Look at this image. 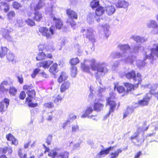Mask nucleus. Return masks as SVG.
I'll list each match as a JSON object with an SVG mask.
<instances>
[{
	"label": "nucleus",
	"mask_w": 158,
	"mask_h": 158,
	"mask_svg": "<svg viewBox=\"0 0 158 158\" xmlns=\"http://www.w3.org/2000/svg\"><path fill=\"white\" fill-rule=\"evenodd\" d=\"M90 65L91 69L94 71H96L95 73L96 78H98L102 74H105L108 71L107 69L102 64H96V62L94 59H92L90 60Z\"/></svg>",
	"instance_id": "nucleus-1"
},
{
	"label": "nucleus",
	"mask_w": 158,
	"mask_h": 158,
	"mask_svg": "<svg viewBox=\"0 0 158 158\" xmlns=\"http://www.w3.org/2000/svg\"><path fill=\"white\" fill-rule=\"evenodd\" d=\"M66 14L71 19H68L66 21L67 24H69L71 27H74L76 25V22L73 19H77L78 18L77 13L70 8H67L66 10Z\"/></svg>",
	"instance_id": "nucleus-2"
},
{
	"label": "nucleus",
	"mask_w": 158,
	"mask_h": 158,
	"mask_svg": "<svg viewBox=\"0 0 158 158\" xmlns=\"http://www.w3.org/2000/svg\"><path fill=\"white\" fill-rule=\"evenodd\" d=\"M38 31L43 36L46 37L47 38H51L54 32L52 26H51L49 29L46 27H40L38 29Z\"/></svg>",
	"instance_id": "nucleus-3"
},
{
	"label": "nucleus",
	"mask_w": 158,
	"mask_h": 158,
	"mask_svg": "<svg viewBox=\"0 0 158 158\" xmlns=\"http://www.w3.org/2000/svg\"><path fill=\"white\" fill-rule=\"evenodd\" d=\"M125 77L129 80L133 79L134 81H137L138 82L141 83L142 80L141 76L140 74L138 73L136 74L134 70H132L130 72H127L124 74Z\"/></svg>",
	"instance_id": "nucleus-4"
},
{
	"label": "nucleus",
	"mask_w": 158,
	"mask_h": 158,
	"mask_svg": "<svg viewBox=\"0 0 158 158\" xmlns=\"http://www.w3.org/2000/svg\"><path fill=\"white\" fill-rule=\"evenodd\" d=\"M141 83L138 82L136 84H133L129 82H124L123 84L126 88V94L127 95L130 92L135 90L138 88Z\"/></svg>",
	"instance_id": "nucleus-5"
},
{
	"label": "nucleus",
	"mask_w": 158,
	"mask_h": 158,
	"mask_svg": "<svg viewBox=\"0 0 158 158\" xmlns=\"http://www.w3.org/2000/svg\"><path fill=\"white\" fill-rule=\"evenodd\" d=\"M106 105L109 106L110 107L108 113L104 117L105 119L109 116L110 113L114 112L117 106V104L115 101L111 100L106 101Z\"/></svg>",
	"instance_id": "nucleus-6"
},
{
	"label": "nucleus",
	"mask_w": 158,
	"mask_h": 158,
	"mask_svg": "<svg viewBox=\"0 0 158 158\" xmlns=\"http://www.w3.org/2000/svg\"><path fill=\"white\" fill-rule=\"evenodd\" d=\"M52 18L54 22L55 27L56 29L63 30H65L66 29V28L64 26L63 23L60 18H57L54 16H52Z\"/></svg>",
	"instance_id": "nucleus-7"
},
{
	"label": "nucleus",
	"mask_w": 158,
	"mask_h": 158,
	"mask_svg": "<svg viewBox=\"0 0 158 158\" xmlns=\"http://www.w3.org/2000/svg\"><path fill=\"white\" fill-rule=\"evenodd\" d=\"M81 32L83 33L84 36L85 35L86 38L88 39L92 43L95 42V39L93 32L91 31L89 29L86 30L84 28L81 29Z\"/></svg>",
	"instance_id": "nucleus-8"
},
{
	"label": "nucleus",
	"mask_w": 158,
	"mask_h": 158,
	"mask_svg": "<svg viewBox=\"0 0 158 158\" xmlns=\"http://www.w3.org/2000/svg\"><path fill=\"white\" fill-rule=\"evenodd\" d=\"M151 98V96L148 93L142 99L139 100L137 103L140 106H143L148 105L149 101Z\"/></svg>",
	"instance_id": "nucleus-9"
},
{
	"label": "nucleus",
	"mask_w": 158,
	"mask_h": 158,
	"mask_svg": "<svg viewBox=\"0 0 158 158\" xmlns=\"http://www.w3.org/2000/svg\"><path fill=\"white\" fill-rule=\"evenodd\" d=\"M36 58L37 60H42L46 58L52 59L53 58V56L51 53H48L46 55L44 52H42L38 53Z\"/></svg>",
	"instance_id": "nucleus-10"
},
{
	"label": "nucleus",
	"mask_w": 158,
	"mask_h": 158,
	"mask_svg": "<svg viewBox=\"0 0 158 158\" xmlns=\"http://www.w3.org/2000/svg\"><path fill=\"white\" fill-rule=\"evenodd\" d=\"M39 50L42 51L45 50L46 52H52L55 50V48L52 46L46 44H40L38 46Z\"/></svg>",
	"instance_id": "nucleus-11"
},
{
	"label": "nucleus",
	"mask_w": 158,
	"mask_h": 158,
	"mask_svg": "<svg viewBox=\"0 0 158 158\" xmlns=\"http://www.w3.org/2000/svg\"><path fill=\"white\" fill-rule=\"evenodd\" d=\"M114 89H116L119 94H123L122 97L127 95L126 94V89L123 86L121 85H118V84L117 83L114 85Z\"/></svg>",
	"instance_id": "nucleus-12"
},
{
	"label": "nucleus",
	"mask_w": 158,
	"mask_h": 158,
	"mask_svg": "<svg viewBox=\"0 0 158 158\" xmlns=\"http://www.w3.org/2000/svg\"><path fill=\"white\" fill-rule=\"evenodd\" d=\"M9 99L5 98L3 101L0 102V112L2 113L5 111L9 105Z\"/></svg>",
	"instance_id": "nucleus-13"
},
{
	"label": "nucleus",
	"mask_w": 158,
	"mask_h": 158,
	"mask_svg": "<svg viewBox=\"0 0 158 158\" xmlns=\"http://www.w3.org/2000/svg\"><path fill=\"white\" fill-rule=\"evenodd\" d=\"M116 146H110L105 149L102 150L98 154L97 156L99 157L104 156L108 154Z\"/></svg>",
	"instance_id": "nucleus-14"
},
{
	"label": "nucleus",
	"mask_w": 158,
	"mask_h": 158,
	"mask_svg": "<svg viewBox=\"0 0 158 158\" xmlns=\"http://www.w3.org/2000/svg\"><path fill=\"white\" fill-rule=\"evenodd\" d=\"M53 62L52 60H45L39 62L37 65L39 67H43L45 69H48Z\"/></svg>",
	"instance_id": "nucleus-15"
},
{
	"label": "nucleus",
	"mask_w": 158,
	"mask_h": 158,
	"mask_svg": "<svg viewBox=\"0 0 158 158\" xmlns=\"http://www.w3.org/2000/svg\"><path fill=\"white\" fill-rule=\"evenodd\" d=\"M70 83L69 81H64L61 84L60 87V91L61 93L65 92L69 89L70 86Z\"/></svg>",
	"instance_id": "nucleus-16"
},
{
	"label": "nucleus",
	"mask_w": 158,
	"mask_h": 158,
	"mask_svg": "<svg viewBox=\"0 0 158 158\" xmlns=\"http://www.w3.org/2000/svg\"><path fill=\"white\" fill-rule=\"evenodd\" d=\"M10 84L7 81H3L0 85V91L3 93L7 92L8 90L7 87Z\"/></svg>",
	"instance_id": "nucleus-17"
},
{
	"label": "nucleus",
	"mask_w": 158,
	"mask_h": 158,
	"mask_svg": "<svg viewBox=\"0 0 158 158\" xmlns=\"http://www.w3.org/2000/svg\"><path fill=\"white\" fill-rule=\"evenodd\" d=\"M33 19L37 22H39L43 20V17L42 13L39 11H35L34 13Z\"/></svg>",
	"instance_id": "nucleus-18"
},
{
	"label": "nucleus",
	"mask_w": 158,
	"mask_h": 158,
	"mask_svg": "<svg viewBox=\"0 0 158 158\" xmlns=\"http://www.w3.org/2000/svg\"><path fill=\"white\" fill-rule=\"evenodd\" d=\"M93 110L91 107L89 106L87 107L85 110L84 114H82L81 116V117L82 118L88 117V118H91L93 117H95V116L93 115L89 116V115L92 113Z\"/></svg>",
	"instance_id": "nucleus-19"
},
{
	"label": "nucleus",
	"mask_w": 158,
	"mask_h": 158,
	"mask_svg": "<svg viewBox=\"0 0 158 158\" xmlns=\"http://www.w3.org/2000/svg\"><path fill=\"white\" fill-rule=\"evenodd\" d=\"M148 28H152L154 30L157 29V31H155V34H158V25L156 21L154 20H151L150 22L148 24Z\"/></svg>",
	"instance_id": "nucleus-20"
},
{
	"label": "nucleus",
	"mask_w": 158,
	"mask_h": 158,
	"mask_svg": "<svg viewBox=\"0 0 158 158\" xmlns=\"http://www.w3.org/2000/svg\"><path fill=\"white\" fill-rule=\"evenodd\" d=\"M27 93L28 97L26 98V101H28L29 102H31V98L35 97V96L36 92L35 90L32 89L30 90H28L27 91Z\"/></svg>",
	"instance_id": "nucleus-21"
},
{
	"label": "nucleus",
	"mask_w": 158,
	"mask_h": 158,
	"mask_svg": "<svg viewBox=\"0 0 158 158\" xmlns=\"http://www.w3.org/2000/svg\"><path fill=\"white\" fill-rule=\"evenodd\" d=\"M6 137L7 140L9 141H11V143L16 145L18 144V141L13 135L10 133H9L6 135Z\"/></svg>",
	"instance_id": "nucleus-22"
},
{
	"label": "nucleus",
	"mask_w": 158,
	"mask_h": 158,
	"mask_svg": "<svg viewBox=\"0 0 158 158\" xmlns=\"http://www.w3.org/2000/svg\"><path fill=\"white\" fill-rule=\"evenodd\" d=\"M105 12L104 7L101 6H99L96 9L95 14L96 16L100 17Z\"/></svg>",
	"instance_id": "nucleus-23"
},
{
	"label": "nucleus",
	"mask_w": 158,
	"mask_h": 158,
	"mask_svg": "<svg viewBox=\"0 0 158 158\" xmlns=\"http://www.w3.org/2000/svg\"><path fill=\"white\" fill-rule=\"evenodd\" d=\"M52 65L49 69V71L53 75L55 74L58 71V65L56 63L52 64Z\"/></svg>",
	"instance_id": "nucleus-24"
},
{
	"label": "nucleus",
	"mask_w": 158,
	"mask_h": 158,
	"mask_svg": "<svg viewBox=\"0 0 158 158\" xmlns=\"http://www.w3.org/2000/svg\"><path fill=\"white\" fill-rule=\"evenodd\" d=\"M6 57L7 59L9 62H11L13 64L15 63L16 57L11 52H9L7 54Z\"/></svg>",
	"instance_id": "nucleus-25"
},
{
	"label": "nucleus",
	"mask_w": 158,
	"mask_h": 158,
	"mask_svg": "<svg viewBox=\"0 0 158 158\" xmlns=\"http://www.w3.org/2000/svg\"><path fill=\"white\" fill-rule=\"evenodd\" d=\"M104 106V105L102 103L96 102L94 103V109L95 111H99L103 109Z\"/></svg>",
	"instance_id": "nucleus-26"
},
{
	"label": "nucleus",
	"mask_w": 158,
	"mask_h": 158,
	"mask_svg": "<svg viewBox=\"0 0 158 158\" xmlns=\"http://www.w3.org/2000/svg\"><path fill=\"white\" fill-rule=\"evenodd\" d=\"M127 3L123 0H119L116 3V6L118 8H126L127 6Z\"/></svg>",
	"instance_id": "nucleus-27"
},
{
	"label": "nucleus",
	"mask_w": 158,
	"mask_h": 158,
	"mask_svg": "<svg viewBox=\"0 0 158 158\" xmlns=\"http://www.w3.org/2000/svg\"><path fill=\"white\" fill-rule=\"evenodd\" d=\"M105 11L108 15H110L114 12L115 9L114 6H108L106 7Z\"/></svg>",
	"instance_id": "nucleus-28"
},
{
	"label": "nucleus",
	"mask_w": 158,
	"mask_h": 158,
	"mask_svg": "<svg viewBox=\"0 0 158 158\" xmlns=\"http://www.w3.org/2000/svg\"><path fill=\"white\" fill-rule=\"evenodd\" d=\"M122 151V150L120 148L118 149L116 151L114 152H112L110 154V158H117L120 153H121Z\"/></svg>",
	"instance_id": "nucleus-29"
},
{
	"label": "nucleus",
	"mask_w": 158,
	"mask_h": 158,
	"mask_svg": "<svg viewBox=\"0 0 158 158\" xmlns=\"http://www.w3.org/2000/svg\"><path fill=\"white\" fill-rule=\"evenodd\" d=\"M80 62V60L78 57L71 58L69 61V63L71 66H75Z\"/></svg>",
	"instance_id": "nucleus-30"
},
{
	"label": "nucleus",
	"mask_w": 158,
	"mask_h": 158,
	"mask_svg": "<svg viewBox=\"0 0 158 158\" xmlns=\"http://www.w3.org/2000/svg\"><path fill=\"white\" fill-rule=\"evenodd\" d=\"M155 45L156 48H151L150 51L152 55L158 57V44H154V46Z\"/></svg>",
	"instance_id": "nucleus-31"
},
{
	"label": "nucleus",
	"mask_w": 158,
	"mask_h": 158,
	"mask_svg": "<svg viewBox=\"0 0 158 158\" xmlns=\"http://www.w3.org/2000/svg\"><path fill=\"white\" fill-rule=\"evenodd\" d=\"M67 78V77L66 76V74L64 72H62L57 78L58 82L60 83H61L63 81H64Z\"/></svg>",
	"instance_id": "nucleus-32"
},
{
	"label": "nucleus",
	"mask_w": 158,
	"mask_h": 158,
	"mask_svg": "<svg viewBox=\"0 0 158 158\" xmlns=\"http://www.w3.org/2000/svg\"><path fill=\"white\" fill-rule=\"evenodd\" d=\"M99 1L93 0L90 3V6L93 9L97 8L99 6Z\"/></svg>",
	"instance_id": "nucleus-33"
},
{
	"label": "nucleus",
	"mask_w": 158,
	"mask_h": 158,
	"mask_svg": "<svg viewBox=\"0 0 158 158\" xmlns=\"http://www.w3.org/2000/svg\"><path fill=\"white\" fill-rule=\"evenodd\" d=\"M10 31L8 30H5L3 33V37L9 41H10L11 40V37L10 35Z\"/></svg>",
	"instance_id": "nucleus-34"
},
{
	"label": "nucleus",
	"mask_w": 158,
	"mask_h": 158,
	"mask_svg": "<svg viewBox=\"0 0 158 158\" xmlns=\"http://www.w3.org/2000/svg\"><path fill=\"white\" fill-rule=\"evenodd\" d=\"M77 73V67L75 66H71L70 68V74L73 77H74L76 76Z\"/></svg>",
	"instance_id": "nucleus-35"
},
{
	"label": "nucleus",
	"mask_w": 158,
	"mask_h": 158,
	"mask_svg": "<svg viewBox=\"0 0 158 158\" xmlns=\"http://www.w3.org/2000/svg\"><path fill=\"white\" fill-rule=\"evenodd\" d=\"M8 51V49L6 47H2L0 51V57L2 58L4 57Z\"/></svg>",
	"instance_id": "nucleus-36"
},
{
	"label": "nucleus",
	"mask_w": 158,
	"mask_h": 158,
	"mask_svg": "<svg viewBox=\"0 0 158 158\" xmlns=\"http://www.w3.org/2000/svg\"><path fill=\"white\" fill-rule=\"evenodd\" d=\"M81 66L84 71L87 73H90V68L89 66L86 65L83 63H81Z\"/></svg>",
	"instance_id": "nucleus-37"
},
{
	"label": "nucleus",
	"mask_w": 158,
	"mask_h": 158,
	"mask_svg": "<svg viewBox=\"0 0 158 158\" xmlns=\"http://www.w3.org/2000/svg\"><path fill=\"white\" fill-rule=\"evenodd\" d=\"M69 153L67 152H64L60 153L57 156V158H68Z\"/></svg>",
	"instance_id": "nucleus-38"
},
{
	"label": "nucleus",
	"mask_w": 158,
	"mask_h": 158,
	"mask_svg": "<svg viewBox=\"0 0 158 158\" xmlns=\"http://www.w3.org/2000/svg\"><path fill=\"white\" fill-rule=\"evenodd\" d=\"M63 98V97H62L60 95H58L53 100V102L57 105L59 102H60L62 100Z\"/></svg>",
	"instance_id": "nucleus-39"
},
{
	"label": "nucleus",
	"mask_w": 158,
	"mask_h": 158,
	"mask_svg": "<svg viewBox=\"0 0 158 158\" xmlns=\"http://www.w3.org/2000/svg\"><path fill=\"white\" fill-rule=\"evenodd\" d=\"M44 106L47 108H52L54 107V105L53 102H51L45 103L44 104Z\"/></svg>",
	"instance_id": "nucleus-40"
},
{
	"label": "nucleus",
	"mask_w": 158,
	"mask_h": 158,
	"mask_svg": "<svg viewBox=\"0 0 158 158\" xmlns=\"http://www.w3.org/2000/svg\"><path fill=\"white\" fill-rule=\"evenodd\" d=\"M116 94L113 92H111L109 94V96L106 99V100H111L115 99L116 97Z\"/></svg>",
	"instance_id": "nucleus-41"
},
{
	"label": "nucleus",
	"mask_w": 158,
	"mask_h": 158,
	"mask_svg": "<svg viewBox=\"0 0 158 158\" xmlns=\"http://www.w3.org/2000/svg\"><path fill=\"white\" fill-rule=\"evenodd\" d=\"M17 89L13 86H10V88L9 93L12 95H15L17 93Z\"/></svg>",
	"instance_id": "nucleus-42"
},
{
	"label": "nucleus",
	"mask_w": 158,
	"mask_h": 158,
	"mask_svg": "<svg viewBox=\"0 0 158 158\" xmlns=\"http://www.w3.org/2000/svg\"><path fill=\"white\" fill-rule=\"evenodd\" d=\"M34 87V86L32 84H30V85H23V90L25 91H28L30 90V89H32Z\"/></svg>",
	"instance_id": "nucleus-43"
},
{
	"label": "nucleus",
	"mask_w": 158,
	"mask_h": 158,
	"mask_svg": "<svg viewBox=\"0 0 158 158\" xmlns=\"http://www.w3.org/2000/svg\"><path fill=\"white\" fill-rule=\"evenodd\" d=\"M1 4L4 6V11L5 12H7L9 9V5L7 3L2 2H1Z\"/></svg>",
	"instance_id": "nucleus-44"
},
{
	"label": "nucleus",
	"mask_w": 158,
	"mask_h": 158,
	"mask_svg": "<svg viewBox=\"0 0 158 158\" xmlns=\"http://www.w3.org/2000/svg\"><path fill=\"white\" fill-rule=\"evenodd\" d=\"M40 69L39 68H36L35 69L33 73L31 75V76L32 78H34L37 74L40 71Z\"/></svg>",
	"instance_id": "nucleus-45"
},
{
	"label": "nucleus",
	"mask_w": 158,
	"mask_h": 158,
	"mask_svg": "<svg viewBox=\"0 0 158 158\" xmlns=\"http://www.w3.org/2000/svg\"><path fill=\"white\" fill-rule=\"evenodd\" d=\"M57 152L53 150H52L51 152H50L48 154L49 156L51 157L52 158H55L57 156Z\"/></svg>",
	"instance_id": "nucleus-46"
},
{
	"label": "nucleus",
	"mask_w": 158,
	"mask_h": 158,
	"mask_svg": "<svg viewBox=\"0 0 158 158\" xmlns=\"http://www.w3.org/2000/svg\"><path fill=\"white\" fill-rule=\"evenodd\" d=\"M26 22L27 24L30 26H33L35 25V23L34 21L31 19H28L26 20Z\"/></svg>",
	"instance_id": "nucleus-47"
},
{
	"label": "nucleus",
	"mask_w": 158,
	"mask_h": 158,
	"mask_svg": "<svg viewBox=\"0 0 158 158\" xmlns=\"http://www.w3.org/2000/svg\"><path fill=\"white\" fill-rule=\"evenodd\" d=\"M52 138V135H49L47 137L46 139V143L48 145H49L51 144Z\"/></svg>",
	"instance_id": "nucleus-48"
},
{
	"label": "nucleus",
	"mask_w": 158,
	"mask_h": 158,
	"mask_svg": "<svg viewBox=\"0 0 158 158\" xmlns=\"http://www.w3.org/2000/svg\"><path fill=\"white\" fill-rule=\"evenodd\" d=\"M26 102H27L28 104V106L32 108H34L38 106V104L37 103H33L31 102H29L28 101H26Z\"/></svg>",
	"instance_id": "nucleus-49"
},
{
	"label": "nucleus",
	"mask_w": 158,
	"mask_h": 158,
	"mask_svg": "<svg viewBox=\"0 0 158 158\" xmlns=\"http://www.w3.org/2000/svg\"><path fill=\"white\" fill-rule=\"evenodd\" d=\"M15 16V14L14 11H11L7 15L8 18L9 19H12Z\"/></svg>",
	"instance_id": "nucleus-50"
},
{
	"label": "nucleus",
	"mask_w": 158,
	"mask_h": 158,
	"mask_svg": "<svg viewBox=\"0 0 158 158\" xmlns=\"http://www.w3.org/2000/svg\"><path fill=\"white\" fill-rule=\"evenodd\" d=\"M139 133L138 132H135L134 134L135 135L131 136L130 138V139L131 140H132L134 139H136L138 137Z\"/></svg>",
	"instance_id": "nucleus-51"
},
{
	"label": "nucleus",
	"mask_w": 158,
	"mask_h": 158,
	"mask_svg": "<svg viewBox=\"0 0 158 158\" xmlns=\"http://www.w3.org/2000/svg\"><path fill=\"white\" fill-rule=\"evenodd\" d=\"M42 7V5L41 3H38L36 6L34 7V10L35 11H38L37 10L40 9Z\"/></svg>",
	"instance_id": "nucleus-52"
},
{
	"label": "nucleus",
	"mask_w": 158,
	"mask_h": 158,
	"mask_svg": "<svg viewBox=\"0 0 158 158\" xmlns=\"http://www.w3.org/2000/svg\"><path fill=\"white\" fill-rule=\"evenodd\" d=\"M79 127L78 125H73L72 127V131L75 132L79 130Z\"/></svg>",
	"instance_id": "nucleus-53"
},
{
	"label": "nucleus",
	"mask_w": 158,
	"mask_h": 158,
	"mask_svg": "<svg viewBox=\"0 0 158 158\" xmlns=\"http://www.w3.org/2000/svg\"><path fill=\"white\" fill-rule=\"evenodd\" d=\"M154 56L152 55L151 53L149 55H147L146 53L145 54V56L143 60H145L147 59H150L151 58H153Z\"/></svg>",
	"instance_id": "nucleus-54"
},
{
	"label": "nucleus",
	"mask_w": 158,
	"mask_h": 158,
	"mask_svg": "<svg viewBox=\"0 0 158 158\" xmlns=\"http://www.w3.org/2000/svg\"><path fill=\"white\" fill-rule=\"evenodd\" d=\"M8 147H5L3 148H0V153H5L8 151Z\"/></svg>",
	"instance_id": "nucleus-55"
},
{
	"label": "nucleus",
	"mask_w": 158,
	"mask_h": 158,
	"mask_svg": "<svg viewBox=\"0 0 158 158\" xmlns=\"http://www.w3.org/2000/svg\"><path fill=\"white\" fill-rule=\"evenodd\" d=\"M13 6L14 8L16 9H19L20 7V4L17 2H15L13 3Z\"/></svg>",
	"instance_id": "nucleus-56"
},
{
	"label": "nucleus",
	"mask_w": 158,
	"mask_h": 158,
	"mask_svg": "<svg viewBox=\"0 0 158 158\" xmlns=\"http://www.w3.org/2000/svg\"><path fill=\"white\" fill-rule=\"evenodd\" d=\"M26 94L25 91H23L20 93V99H24L26 97Z\"/></svg>",
	"instance_id": "nucleus-57"
},
{
	"label": "nucleus",
	"mask_w": 158,
	"mask_h": 158,
	"mask_svg": "<svg viewBox=\"0 0 158 158\" xmlns=\"http://www.w3.org/2000/svg\"><path fill=\"white\" fill-rule=\"evenodd\" d=\"M142 154L141 151H139L135 156L134 158H139V156Z\"/></svg>",
	"instance_id": "nucleus-58"
},
{
	"label": "nucleus",
	"mask_w": 158,
	"mask_h": 158,
	"mask_svg": "<svg viewBox=\"0 0 158 158\" xmlns=\"http://www.w3.org/2000/svg\"><path fill=\"white\" fill-rule=\"evenodd\" d=\"M43 146L45 148V150L44 152V153H46L47 152H48L49 151L50 149L49 148L47 147L44 144Z\"/></svg>",
	"instance_id": "nucleus-59"
},
{
	"label": "nucleus",
	"mask_w": 158,
	"mask_h": 158,
	"mask_svg": "<svg viewBox=\"0 0 158 158\" xmlns=\"http://www.w3.org/2000/svg\"><path fill=\"white\" fill-rule=\"evenodd\" d=\"M30 143L31 142L29 141L28 143L25 144L24 145V148H27L29 146Z\"/></svg>",
	"instance_id": "nucleus-60"
},
{
	"label": "nucleus",
	"mask_w": 158,
	"mask_h": 158,
	"mask_svg": "<svg viewBox=\"0 0 158 158\" xmlns=\"http://www.w3.org/2000/svg\"><path fill=\"white\" fill-rule=\"evenodd\" d=\"M20 158H27V154H20Z\"/></svg>",
	"instance_id": "nucleus-61"
},
{
	"label": "nucleus",
	"mask_w": 158,
	"mask_h": 158,
	"mask_svg": "<svg viewBox=\"0 0 158 158\" xmlns=\"http://www.w3.org/2000/svg\"><path fill=\"white\" fill-rule=\"evenodd\" d=\"M8 149L7 151H8V153L9 154H11L12 152V148L10 147H8Z\"/></svg>",
	"instance_id": "nucleus-62"
},
{
	"label": "nucleus",
	"mask_w": 158,
	"mask_h": 158,
	"mask_svg": "<svg viewBox=\"0 0 158 158\" xmlns=\"http://www.w3.org/2000/svg\"><path fill=\"white\" fill-rule=\"evenodd\" d=\"M53 116H52V115H49L48 116V118H47V120H48V121H51L52 120V117H53Z\"/></svg>",
	"instance_id": "nucleus-63"
},
{
	"label": "nucleus",
	"mask_w": 158,
	"mask_h": 158,
	"mask_svg": "<svg viewBox=\"0 0 158 158\" xmlns=\"http://www.w3.org/2000/svg\"><path fill=\"white\" fill-rule=\"evenodd\" d=\"M0 158H7V157L4 155H2L0 156Z\"/></svg>",
	"instance_id": "nucleus-64"
}]
</instances>
